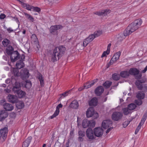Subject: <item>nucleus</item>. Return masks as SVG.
Masks as SVG:
<instances>
[{"instance_id":"obj_63","label":"nucleus","mask_w":147,"mask_h":147,"mask_svg":"<svg viewBox=\"0 0 147 147\" xmlns=\"http://www.w3.org/2000/svg\"><path fill=\"white\" fill-rule=\"evenodd\" d=\"M5 91L7 93H9L10 92V90L9 89H7L5 90Z\"/></svg>"},{"instance_id":"obj_22","label":"nucleus","mask_w":147,"mask_h":147,"mask_svg":"<svg viewBox=\"0 0 147 147\" xmlns=\"http://www.w3.org/2000/svg\"><path fill=\"white\" fill-rule=\"evenodd\" d=\"M135 84L139 90H145L144 88V87L145 88V89H147V85L144 86L142 85V82L139 80H137L136 81Z\"/></svg>"},{"instance_id":"obj_47","label":"nucleus","mask_w":147,"mask_h":147,"mask_svg":"<svg viewBox=\"0 0 147 147\" xmlns=\"http://www.w3.org/2000/svg\"><path fill=\"white\" fill-rule=\"evenodd\" d=\"M96 37L94 34H92L90 35L88 38L87 39L90 42H91Z\"/></svg>"},{"instance_id":"obj_16","label":"nucleus","mask_w":147,"mask_h":147,"mask_svg":"<svg viewBox=\"0 0 147 147\" xmlns=\"http://www.w3.org/2000/svg\"><path fill=\"white\" fill-rule=\"evenodd\" d=\"M121 53L120 51H118L115 53L110 60L111 63H115L117 60H118Z\"/></svg>"},{"instance_id":"obj_19","label":"nucleus","mask_w":147,"mask_h":147,"mask_svg":"<svg viewBox=\"0 0 147 147\" xmlns=\"http://www.w3.org/2000/svg\"><path fill=\"white\" fill-rule=\"evenodd\" d=\"M9 101V102L14 103L17 102L18 99L16 96L9 94L8 96Z\"/></svg>"},{"instance_id":"obj_21","label":"nucleus","mask_w":147,"mask_h":147,"mask_svg":"<svg viewBox=\"0 0 147 147\" xmlns=\"http://www.w3.org/2000/svg\"><path fill=\"white\" fill-rule=\"evenodd\" d=\"M111 46V43H109L108 44L107 46V50L106 51L103 52L101 56V57L102 58L105 57H106L107 55L109 54L110 53Z\"/></svg>"},{"instance_id":"obj_31","label":"nucleus","mask_w":147,"mask_h":147,"mask_svg":"<svg viewBox=\"0 0 147 147\" xmlns=\"http://www.w3.org/2000/svg\"><path fill=\"white\" fill-rule=\"evenodd\" d=\"M22 5L24 8L29 11H31L33 7L32 6L30 5L29 4L25 3L24 2Z\"/></svg>"},{"instance_id":"obj_5","label":"nucleus","mask_w":147,"mask_h":147,"mask_svg":"<svg viewBox=\"0 0 147 147\" xmlns=\"http://www.w3.org/2000/svg\"><path fill=\"white\" fill-rule=\"evenodd\" d=\"M95 122L93 120L89 121L87 119H84L83 120L82 126L84 128H86L88 127H93L95 126Z\"/></svg>"},{"instance_id":"obj_27","label":"nucleus","mask_w":147,"mask_h":147,"mask_svg":"<svg viewBox=\"0 0 147 147\" xmlns=\"http://www.w3.org/2000/svg\"><path fill=\"white\" fill-rule=\"evenodd\" d=\"M98 103L97 99L95 97L92 98L89 102V105L90 106H96Z\"/></svg>"},{"instance_id":"obj_20","label":"nucleus","mask_w":147,"mask_h":147,"mask_svg":"<svg viewBox=\"0 0 147 147\" xmlns=\"http://www.w3.org/2000/svg\"><path fill=\"white\" fill-rule=\"evenodd\" d=\"M69 107L72 109H78L79 107V103L78 101L76 100H73L70 104Z\"/></svg>"},{"instance_id":"obj_64","label":"nucleus","mask_w":147,"mask_h":147,"mask_svg":"<svg viewBox=\"0 0 147 147\" xmlns=\"http://www.w3.org/2000/svg\"><path fill=\"white\" fill-rule=\"evenodd\" d=\"M1 86L5 87H6V85L5 84H3L1 85Z\"/></svg>"},{"instance_id":"obj_35","label":"nucleus","mask_w":147,"mask_h":147,"mask_svg":"<svg viewBox=\"0 0 147 147\" xmlns=\"http://www.w3.org/2000/svg\"><path fill=\"white\" fill-rule=\"evenodd\" d=\"M145 96V94L142 92H138L136 95L137 97L140 99H143Z\"/></svg>"},{"instance_id":"obj_59","label":"nucleus","mask_w":147,"mask_h":147,"mask_svg":"<svg viewBox=\"0 0 147 147\" xmlns=\"http://www.w3.org/2000/svg\"><path fill=\"white\" fill-rule=\"evenodd\" d=\"M147 71V65L146 66V67L144 68V70H142L141 71V72L142 73H145L146 71Z\"/></svg>"},{"instance_id":"obj_49","label":"nucleus","mask_w":147,"mask_h":147,"mask_svg":"<svg viewBox=\"0 0 147 147\" xmlns=\"http://www.w3.org/2000/svg\"><path fill=\"white\" fill-rule=\"evenodd\" d=\"M142 125L139 123L138 125V126L137 127L136 129L135 132V134H136L138 133L139 130L141 129V126Z\"/></svg>"},{"instance_id":"obj_58","label":"nucleus","mask_w":147,"mask_h":147,"mask_svg":"<svg viewBox=\"0 0 147 147\" xmlns=\"http://www.w3.org/2000/svg\"><path fill=\"white\" fill-rule=\"evenodd\" d=\"M7 30L9 33H10L13 31V30L11 28H7Z\"/></svg>"},{"instance_id":"obj_56","label":"nucleus","mask_w":147,"mask_h":147,"mask_svg":"<svg viewBox=\"0 0 147 147\" xmlns=\"http://www.w3.org/2000/svg\"><path fill=\"white\" fill-rule=\"evenodd\" d=\"M81 118L80 117H77V123H78V126H79L80 125V121H81Z\"/></svg>"},{"instance_id":"obj_36","label":"nucleus","mask_w":147,"mask_h":147,"mask_svg":"<svg viewBox=\"0 0 147 147\" xmlns=\"http://www.w3.org/2000/svg\"><path fill=\"white\" fill-rule=\"evenodd\" d=\"M120 76L123 78L127 77L129 75V72L127 71H123L120 73Z\"/></svg>"},{"instance_id":"obj_62","label":"nucleus","mask_w":147,"mask_h":147,"mask_svg":"<svg viewBox=\"0 0 147 147\" xmlns=\"http://www.w3.org/2000/svg\"><path fill=\"white\" fill-rule=\"evenodd\" d=\"M78 139L79 141H82L83 140V138L82 137H80V136L78 137Z\"/></svg>"},{"instance_id":"obj_24","label":"nucleus","mask_w":147,"mask_h":147,"mask_svg":"<svg viewBox=\"0 0 147 147\" xmlns=\"http://www.w3.org/2000/svg\"><path fill=\"white\" fill-rule=\"evenodd\" d=\"M4 109L7 111H11L13 109V107L11 104L6 103L3 105Z\"/></svg>"},{"instance_id":"obj_48","label":"nucleus","mask_w":147,"mask_h":147,"mask_svg":"<svg viewBox=\"0 0 147 147\" xmlns=\"http://www.w3.org/2000/svg\"><path fill=\"white\" fill-rule=\"evenodd\" d=\"M90 42L87 39V38L84 40L83 42V45L84 47H86L87 45Z\"/></svg>"},{"instance_id":"obj_39","label":"nucleus","mask_w":147,"mask_h":147,"mask_svg":"<svg viewBox=\"0 0 147 147\" xmlns=\"http://www.w3.org/2000/svg\"><path fill=\"white\" fill-rule=\"evenodd\" d=\"M38 78L40 82V85L41 86H43L44 85V81L42 75L40 74L38 77Z\"/></svg>"},{"instance_id":"obj_25","label":"nucleus","mask_w":147,"mask_h":147,"mask_svg":"<svg viewBox=\"0 0 147 147\" xmlns=\"http://www.w3.org/2000/svg\"><path fill=\"white\" fill-rule=\"evenodd\" d=\"M31 139L32 138L31 137H28L25 141L23 142L22 147H28L31 142Z\"/></svg>"},{"instance_id":"obj_32","label":"nucleus","mask_w":147,"mask_h":147,"mask_svg":"<svg viewBox=\"0 0 147 147\" xmlns=\"http://www.w3.org/2000/svg\"><path fill=\"white\" fill-rule=\"evenodd\" d=\"M13 49L10 46H8L6 49V53L8 55H10L13 51Z\"/></svg>"},{"instance_id":"obj_53","label":"nucleus","mask_w":147,"mask_h":147,"mask_svg":"<svg viewBox=\"0 0 147 147\" xmlns=\"http://www.w3.org/2000/svg\"><path fill=\"white\" fill-rule=\"evenodd\" d=\"M78 134L80 136L82 137H84L85 135V133L83 131H79L78 132Z\"/></svg>"},{"instance_id":"obj_57","label":"nucleus","mask_w":147,"mask_h":147,"mask_svg":"<svg viewBox=\"0 0 147 147\" xmlns=\"http://www.w3.org/2000/svg\"><path fill=\"white\" fill-rule=\"evenodd\" d=\"M6 15L4 14L1 13L0 15V19L3 20L6 17Z\"/></svg>"},{"instance_id":"obj_15","label":"nucleus","mask_w":147,"mask_h":147,"mask_svg":"<svg viewBox=\"0 0 147 147\" xmlns=\"http://www.w3.org/2000/svg\"><path fill=\"white\" fill-rule=\"evenodd\" d=\"M102 125L103 128L107 129L112 125V122L110 120H104L102 123Z\"/></svg>"},{"instance_id":"obj_17","label":"nucleus","mask_w":147,"mask_h":147,"mask_svg":"<svg viewBox=\"0 0 147 147\" xmlns=\"http://www.w3.org/2000/svg\"><path fill=\"white\" fill-rule=\"evenodd\" d=\"M110 12L109 9H105L102 10L101 11L96 12L95 14L99 16H106Z\"/></svg>"},{"instance_id":"obj_10","label":"nucleus","mask_w":147,"mask_h":147,"mask_svg":"<svg viewBox=\"0 0 147 147\" xmlns=\"http://www.w3.org/2000/svg\"><path fill=\"white\" fill-rule=\"evenodd\" d=\"M11 55V61L14 62L17 60L20 57V55L18 51H13Z\"/></svg>"},{"instance_id":"obj_9","label":"nucleus","mask_w":147,"mask_h":147,"mask_svg":"<svg viewBox=\"0 0 147 147\" xmlns=\"http://www.w3.org/2000/svg\"><path fill=\"white\" fill-rule=\"evenodd\" d=\"M94 131V135L97 137H101L103 133V129L100 127L95 128Z\"/></svg>"},{"instance_id":"obj_23","label":"nucleus","mask_w":147,"mask_h":147,"mask_svg":"<svg viewBox=\"0 0 147 147\" xmlns=\"http://www.w3.org/2000/svg\"><path fill=\"white\" fill-rule=\"evenodd\" d=\"M104 91L103 88L102 86L98 87L95 90V93L97 96L100 95Z\"/></svg>"},{"instance_id":"obj_7","label":"nucleus","mask_w":147,"mask_h":147,"mask_svg":"<svg viewBox=\"0 0 147 147\" xmlns=\"http://www.w3.org/2000/svg\"><path fill=\"white\" fill-rule=\"evenodd\" d=\"M86 135L87 137L90 141L94 140L95 137L94 135L93 131L92 129L90 128L87 129L86 132Z\"/></svg>"},{"instance_id":"obj_26","label":"nucleus","mask_w":147,"mask_h":147,"mask_svg":"<svg viewBox=\"0 0 147 147\" xmlns=\"http://www.w3.org/2000/svg\"><path fill=\"white\" fill-rule=\"evenodd\" d=\"M8 116V114L4 111H2L0 113V121L5 119Z\"/></svg>"},{"instance_id":"obj_51","label":"nucleus","mask_w":147,"mask_h":147,"mask_svg":"<svg viewBox=\"0 0 147 147\" xmlns=\"http://www.w3.org/2000/svg\"><path fill=\"white\" fill-rule=\"evenodd\" d=\"M32 9L35 11L38 12H40V8L38 7H35L33 6Z\"/></svg>"},{"instance_id":"obj_8","label":"nucleus","mask_w":147,"mask_h":147,"mask_svg":"<svg viewBox=\"0 0 147 147\" xmlns=\"http://www.w3.org/2000/svg\"><path fill=\"white\" fill-rule=\"evenodd\" d=\"M62 28V26L61 25H55L51 26L50 29V32L55 34H57V30L61 29Z\"/></svg>"},{"instance_id":"obj_54","label":"nucleus","mask_w":147,"mask_h":147,"mask_svg":"<svg viewBox=\"0 0 147 147\" xmlns=\"http://www.w3.org/2000/svg\"><path fill=\"white\" fill-rule=\"evenodd\" d=\"M129 122L128 121H126L124 122L123 124V127L124 128L126 127L129 124Z\"/></svg>"},{"instance_id":"obj_28","label":"nucleus","mask_w":147,"mask_h":147,"mask_svg":"<svg viewBox=\"0 0 147 147\" xmlns=\"http://www.w3.org/2000/svg\"><path fill=\"white\" fill-rule=\"evenodd\" d=\"M128 27V28L129 29L131 33L134 32L138 29V27L136 26L135 25L132 23L129 25Z\"/></svg>"},{"instance_id":"obj_18","label":"nucleus","mask_w":147,"mask_h":147,"mask_svg":"<svg viewBox=\"0 0 147 147\" xmlns=\"http://www.w3.org/2000/svg\"><path fill=\"white\" fill-rule=\"evenodd\" d=\"M55 49H57V51L59 53V55L61 57L62 54L65 52L66 49L63 46H60L58 47H56Z\"/></svg>"},{"instance_id":"obj_1","label":"nucleus","mask_w":147,"mask_h":147,"mask_svg":"<svg viewBox=\"0 0 147 147\" xmlns=\"http://www.w3.org/2000/svg\"><path fill=\"white\" fill-rule=\"evenodd\" d=\"M11 71L14 76H20L23 79L28 78L30 75L29 70L25 68L22 69L20 72H19L18 70L16 68L11 69Z\"/></svg>"},{"instance_id":"obj_45","label":"nucleus","mask_w":147,"mask_h":147,"mask_svg":"<svg viewBox=\"0 0 147 147\" xmlns=\"http://www.w3.org/2000/svg\"><path fill=\"white\" fill-rule=\"evenodd\" d=\"M102 31L100 30H99L94 32V34L95 36L96 37L100 36L102 34Z\"/></svg>"},{"instance_id":"obj_41","label":"nucleus","mask_w":147,"mask_h":147,"mask_svg":"<svg viewBox=\"0 0 147 147\" xmlns=\"http://www.w3.org/2000/svg\"><path fill=\"white\" fill-rule=\"evenodd\" d=\"M70 91H67L62 94L60 95V98L61 99H62L65 97L67 96L69 94Z\"/></svg>"},{"instance_id":"obj_12","label":"nucleus","mask_w":147,"mask_h":147,"mask_svg":"<svg viewBox=\"0 0 147 147\" xmlns=\"http://www.w3.org/2000/svg\"><path fill=\"white\" fill-rule=\"evenodd\" d=\"M122 116V113L120 112H115L112 115V119L115 121H118L121 119Z\"/></svg>"},{"instance_id":"obj_13","label":"nucleus","mask_w":147,"mask_h":147,"mask_svg":"<svg viewBox=\"0 0 147 147\" xmlns=\"http://www.w3.org/2000/svg\"><path fill=\"white\" fill-rule=\"evenodd\" d=\"M62 107L63 105L61 104L60 103L56 107V110L54 114L52 116L50 117V118L51 119H52L58 115L60 111L59 109L60 108H62Z\"/></svg>"},{"instance_id":"obj_33","label":"nucleus","mask_w":147,"mask_h":147,"mask_svg":"<svg viewBox=\"0 0 147 147\" xmlns=\"http://www.w3.org/2000/svg\"><path fill=\"white\" fill-rule=\"evenodd\" d=\"M24 15L30 22H33L34 20V19L30 14H28L24 12Z\"/></svg>"},{"instance_id":"obj_34","label":"nucleus","mask_w":147,"mask_h":147,"mask_svg":"<svg viewBox=\"0 0 147 147\" xmlns=\"http://www.w3.org/2000/svg\"><path fill=\"white\" fill-rule=\"evenodd\" d=\"M16 106L17 108L18 109H22L24 106V103L22 101H18L17 102Z\"/></svg>"},{"instance_id":"obj_42","label":"nucleus","mask_w":147,"mask_h":147,"mask_svg":"<svg viewBox=\"0 0 147 147\" xmlns=\"http://www.w3.org/2000/svg\"><path fill=\"white\" fill-rule=\"evenodd\" d=\"M120 78V76L119 74L115 73L112 75V78L113 79L115 80H118Z\"/></svg>"},{"instance_id":"obj_50","label":"nucleus","mask_w":147,"mask_h":147,"mask_svg":"<svg viewBox=\"0 0 147 147\" xmlns=\"http://www.w3.org/2000/svg\"><path fill=\"white\" fill-rule=\"evenodd\" d=\"M135 103L138 105H140L142 103V101L140 100H135Z\"/></svg>"},{"instance_id":"obj_11","label":"nucleus","mask_w":147,"mask_h":147,"mask_svg":"<svg viewBox=\"0 0 147 147\" xmlns=\"http://www.w3.org/2000/svg\"><path fill=\"white\" fill-rule=\"evenodd\" d=\"M60 57L59 53L57 51V49H55L54 50L52 56V61L53 62L56 61L57 59H59Z\"/></svg>"},{"instance_id":"obj_3","label":"nucleus","mask_w":147,"mask_h":147,"mask_svg":"<svg viewBox=\"0 0 147 147\" xmlns=\"http://www.w3.org/2000/svg\"><path fill=\"white\" fill-rule=\"evenodd\" d=\"M86 115L87 118L93 117L94 119L97 118L99 116L98 113L95 112L94 109L92 107H90L87 109Z\"/></svg>"},{"instance_id":"obj_55","label":"nucleus","mask_w":147,"mask_h":147,"mask_svg":"<svg viewBox=\"0 0 147 147\" xmlns=\"http://www.w3.org/2000/svg\"><path fill=\"white\" fill-rule=\"evenodd\" d=\"M10 116L11 118H15L16 116V114L15 113L12 112L10 113Z\"/></svg>"},{"instance_id":"obj_37","label":"nucleus","mask_w":147,"mask_h":147,"mask_svg":"<svg viewBox=\"0 0 147 147\" xmlns=\"http://www.w3.org/2000/svg\"><path fill=\"white\" fill-rule=\"evenodd\" d=\"M131 32L127 27L124 31L123 34L124 36H126L131 34Z\"/></svg>"},{"instance_id":"obj_2","label":"nucleus","mask_w":147,"mask_h":147,"mask_svg":"<svg viewBox=\"0 0 147 147\" xmlns=\"http://www.w3.org/2000/svg\"><path fill=\"white\" fill-rule=\"evenodd\" d=\"M20 84L18 82H16L15 86L13 88V90L14 93H16L19 98H21L25 96L26 93L22 90H20Z\"/></svg>"},{"instance_id":"obj_43","label":"nucleus","mask_w":147,"mask_h":147,"mask_svg":"<svg viewBox=\"0 0 147 147\" xmlns=\"http://www.w3.org/2000/svg\"><path fill=\"white\" fill-rule=\"evenodd\" d=\"M136 107V105L134 104L131 103L129 105L128 107V109L130 111L135 109Z\"/></svg>"},{"instance_id":"obj_61","label":"nucleus","mask_w":147,"mask_h":147,"mask_svg":"<svg viewBox=\"0 0 147 147\" xmlns=\"http://www.w3.org/2000/svg\"><path fill=\"white\" fill-rule=\"evenodd\" d=\"M112 128H113V127H109V128H108L107 129V130L106 132V133L107 134V133H109V132L112 129Z\"/></svg>"},{"instance_id":"obj_29","label":"nucleus","mask_w":147,"mask_h":147,"mask_svg":"<svg viewBox=\"0 0 147 147\" xmlns=\"http://www.w3.org/2000/svg\"><path fill=\"white\" fill-rule=\"evenodd\" d=\"M16 65L17 68V69L18 70L23 67L24 65L22 61L20 60L17 62Z\"/></svg>"},{"instance_id":"obj_6","label":"nucleus","mask_w":147,"mask_h":147,"mask_svg":"<svg viewBox=\"0 0 147 147\" xmlns=\"http://www.w3.org/2000/svg\"><path fill=\"white\" fill-rule=\"evenodd\" d=\"M129 74L133 75L137 79L141 78L142 75L141 74H139V71L136 68H132L130 69L129 71Z\"/></svg>"},{"instance_id":"obj_30","label":"nucleus","mask_w":147,"mask_h":147,"mask_svg":"<svg viewBox=\"0 0 147 147\" xmlns=\"http://www.w3.org/2000/svg\"><path fill=\"white\" fill-rule=\"evenodd\" d=\"M142 21L140 19H138L135 20L132 23L135 26L138 27V28L140 26L142 23Z\"/></svg>"},{"instance_id":"obj_60","label":"nucleus","mask_w":147,"mask_h":147,"mask_svg":"<svg viewBox=\"0 0 147 147\" xmlns=\"http://www.w3.org/2000/svg\"><path fill=\"white\" fill-rule=\"evenodd\" d=\"M11 82V80L10 79H7L6 80L5 82L6 83L8 84L10 83Z\"/></svg>"},{"instance_id":"obj_44","label":"nucleus","mask_w":147,"mask_h":147,"mask_svg":"<svg viewBox=\"0 0 147 147\" xmlns=\"http://www.w3.org/2000/svg\"><path fill=\"white\" fill-rule=\"evenodd\" d=\"M123 111L124 114L125 115H127L129 113H130L131 111L129 110L128 108H125L123 109Z\"/></svg>"},{"instance_id":"obj_38","label":"nucleus","mask_w":147,"mask_h":147,"mask_svg":"<svg viewBox=\"0 0 147 147\" xmlns=\"http://www.w3.org/2000/svg\"><path fill=\"white\" fill-rule=\"evenodd\" d=\"M25 87L27 88H30L32 86L31 82L29 80H27L25 81Z\"/></svg>"},{"instance_id":"obj_46","label":"nucleus","mask_w":147,"mask_h":147,"mask_svg":"<svg viewBox=\"0 0 147 147\" xmlns=\"http://www.w3.org/2000/svg\"><path fill=\"white\" fill-rule=\"evenodd\" d=\"M9 43V41L7 39H4L3 41L2 42V43L5 47H6L7 46Z\"/></svg>"},{"instance_id":"obj_40","label":"nucleus","mask_w":147,"mask_h":147,"mask_svg":"<svg viewBox=\"0 0 147 147\" xmlns=\"http://www.w3.org/2000/svg\"><path fill=\"white\" fill-rule=\"evenodd\" d=\"M112 82L110 81H107L103 84V86L106 88H109L111 85Z\"/></svg>"},{"instance_id":"obj_52","label":"nucleus","mask_w":147,"mask_h":147,"mask_svg":"<svg viewBox=\"0 0 147 147\" xmlns=\"http://www.w3.org/2000/svg\"><path fill=\"white\" fill-rule=\"evenodd\" d=\"M146 116H144L142 118L141 122L140 123L141 124L143 125L144 123V122L145 120H146Z\"/></svg>"},{"instance_id":"obj_14","label":"nucleus","mask_w":147,"mask_h":147,"mask_svg":"<svg viewBox=\"0 0 147 147\" xmlns=\"http://www.w3.org/2000/svg\"><path fill=\"white\" fill-rule=\"evenodd\" d=\"M94 83L95 82L94 81L91 82H88L85 84L83 86L80 88L78 89V90L79 91H81L83 89L89 88L94 85Z\"/></svg>"},{"instance_id":"obj_4","label":"nucleus","mask_w":147,"mask_h":147,"mask_svg":"<svg viewBox=\"0 0 147 147\" xmlns=\"http://www.w3.org/2000/svg\"><path fill=\"white\" fill-rule=\"evenodd\" d=\"M8 132V128L6 127L0 129V142L2 143L5 141L7 138Z\"/></svg>"}]
</instances>
